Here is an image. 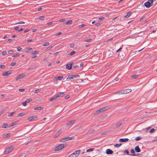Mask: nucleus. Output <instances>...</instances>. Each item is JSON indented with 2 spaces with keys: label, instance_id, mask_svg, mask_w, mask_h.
I'll list each match as a JSON object with an SVG mask.
<instances>
[{
  "label": "nucleus",
  "instance_id": "f257e3e1",
  "mask_svg": "<svg viewBox=\"0 0 157 157\" xmlns=\"http://www.w3.org/2000/svg\"><path fill=\"white\" fill-rule=\"evenodd\" d=\"M66 145L63 144H60L56 147L54 149L55 151H57L62 149L66 146Z\"/></svg>",
  "mask_w": 157,
  "mask_h": 157
},
{
  "label": "nucleus",
  "instance_id": "f03ea898",
  "mask_svg": "<svg viewBox=\"0 0 157 157\" xmlns=\"http://www.w3.org/2000/svg\"><path fill=\"white\" fill-rule=\"evenodd\" d=\"M81 150H79L75 151L74 153L69 155L68 157H77L80 154Z\"/></svg>",
  "mask_w": 157,
  "mask_h": 157
},
{
  "label": "nucleus",
  "instance_id": "7ed1b4c3",
  "mask_svg": "<svg viewBox=\"0 0 157 157\" xmlns=\"http://www.w3.org/2000/svg\"><path fill=\"white\" fill-rule=\"evenodd\" d=\"M154 0H148L147 2L145 3L144 6L147 8H149L152 6L153 4V2Z\"/></svg>",
  "mask_w": 157,
  "mask_h": 157
},
{
  "label": "nucleus",
  "instance_id": "20e7f679",
  "mask_svg": "<svg viewBox=\"0 0 157 157\" xmlns=\"http://www.w3.org/2000/svg\"><path fill=\"white\" fill-rule=\"evenodd\" d=\"M13 149V147L12 146H10L7 148L5 149L4 154H6L10 152Z\"/></svg>",
  "mask_w": 157,
  "mask_h": 157
},
{
  "label": "nucleus",
  "instance_id": "39448f33",
  "mask_svg": "<svg viewBox=\"0 0 157 157\" xmlns=\"http://www.w3.org/2000/svg\"><path fill=\"white\" fill-rule=\"evenodd\" d=\"M132 90L130 89H125L123 91H121V93H119V94H124L131 92Z\"/></svg>",
  "mask_w": 157,
  "mask_h": 157
},
{
  "label": "nucleus",
  "instance_id": "423d86ee",
  "mask_svg": "<svg viewBox=\"0 0 157 157\" xmlns=\"http://www.w3.org/2000/svg\"><path fill=\"white\" fill-rule=\"evenodd\" d=\"M108 109V108L106 107H104L100 109H99L98 110L96 111V113L98 114L100 112H102L104 111H105Z\"/></svg>",
  "mask_w": 157,
  "mask_h": 157
},
{
  "label": "nucleus",
  "instance_id": "0eeeda50",
  "mask_svg": "<svg viewBox=\"0 0 157 157\" xmlns=\"http://www.w3.org/2000/svg\"><path fill=\"white\" fill-rule=\"evenodd\" d=\"M12 73L11 71H4L3 72L2 75L3 76H8L10 75Z\"/></svg>",
  "mask_w": 157,
  "mask_h": 157
},
{
  "label": "nucleus",
  "instance_id": "6e6552de",
  "mask_svg": "<svg viewBox=\"0 0 157 157\" xmlns=\"http://www.w3.org/2000/svg\"><path fill=\"white\" fill-rule=\"evenodd\" d=\"M25 76V75L24 74H20L18 76H17L15 78V79L16 81L18 80L19 79L22 78L24 77Z\"/></svg>",
  "mask_w": 157,
  "mask_h": 157
},
{
  "label": "nucleus",
  "instance_id": "1a4fd4ad",
  "mask_svg": "<svg viewBox=\"0 0 157 157\" xmlns=\"http://www.w3.org/2000/svg\"><path fill=\"white\" fill-rule=\"evenodd\" d=\"M32 100V99L31 98L28 99L24 102L22 103V104L23 106H26V103L31 101Z\"/></svg>",
  "mask_w": 157,
  "mask_h": 157
},
{
  "label": "nucleus",
  "instance_id": "9d476101",
  "mask_svg": "<svg viewBox=\"0 0 157 157\" xmlns=\"http://www.w3.org/2000/svg\"><path fill=\"white\" fill-rule=\"evenodd\" d=\"M75 120H74L69 121H68L67 123V124L66 126H68L71 124H74L75 122Z\"/></svg>",
  "mask_w": 157,
  "mask_h": 157
},
{
  "label": "nucleus",
  "instance_id": "9b49d317",
  "mask_svg": "<svg viewBox=\"0 0 157 157\" xmlns=\"http://www.w3.org/2000/svg\"><path fill=\"white\" fill-rule=\"evenodd\" d=\"M63 138L64 139V140H65V141H68V140H73L74 139V137L73 136H72L71 137H67L64 138Z\"/></svg>",
  "mask_w": 157,
  "mask_h": 157
},
{
  "label": "nucleus",
  "instance_id": "f8f14e48",
  "mask_svg": "<svg viewBox=\"0 0 157 157\" xmlns=\"http://www.w3.org/2000/svg\"><path fill=\"white\" fill-rule=\"evenodd\" d=\"M113 153V151L109 149H107L106 151V153L107 154H111Z\"/></svg>",
  "mask_w": 157,
  "mask_h": 157
},
{
  "label": "nucleus",
  "instance_id": "ddd939ff",
  "mask_svg": "<svg viewBox=\"0 0 157 157\" xmlns=\"http://www.w3.org/2000/svg\"><path fill=\"white\" fill-rule=\"evenodd\" d=\"M64 95V93L63 92H61L59 93L55 97V98L57 97H63Z\"/></svg>",
  "mask_w": 157,
  "mask_h": 157
},
{
  "label": "nucleus",
  "instance_id": "4468645a",
  "mask_svg": "<svg viewBox=\"0 0 157 157\" xmlns=\"http://www.w3.org/2000/svg\"><path fill=\"white\" fill-rule=\"evenodd\" d=\"M37 117L36 116H33L30 117H29L28 118V120L29 121H32L34 119L36 118Z\"/></svg>",
  "mask_w": 157,
  "mask_h": 157
},
{
  "label": "nucleus",
  "instance_id": "2eb2a0df",
  "mask_svg": "<svg viewBox=\"0 0 157 157\" xmlns=\"http://www.w3.org/2000/svg\"><path fill=\"white\" fill-rule=\"evenodd\" d=\"M128 138H125V139H119V142H125L128 141Z\"/></svg>",
  "mask_w": 157,
  "mask_h": 157
},
{
  "label": "nucleus",
  "instance_id": "dca6fc26",
  "mask_svg": "<svg viewBox=\"0 0 157 157\" xmlns=\"http://www.w3.org/2000/svg\"><path fill=\"white\" fill-rule=\"evenodd\" d=\"M61 131L59 130L58 131L54 136V138H56L61 133Z\"/></svg>",
  "mask_w": 157,
  "mask_h": 157
},
{
  "label": "nucleus",
  "instance_id": "f3484780",
  "mask_svg": "<svg viewBox=\"0 0 157 157\" xmlns=\"http://www.w3.org/2000/svg\"><path fill=\"white\" fill-rule=\"evenodd\" d=\"M72 67V64H68L66 66V68L68 70H70Z\"/></svg>",
  "mask_w": 157,
  "mask_h": 157
},
{
  "label": "nucleus",
  "instance_id": "a211bd4d",
  "mask_svg": "<svg viewBox=\"0 0 157 157\" xmlns=\"http://www.w3.org/2000/svg\"><path fill=\"white\" fill-rule=\"evenodd\" d=\"M73 76L72 75H70L67 78V80L68 81L70 80L73 79Z\"/></svg>",
  "mask_w": 157,
  "mask_h": 157
},
{
  "label": "nucleus",
  "instance_id": "6ab92c4d",
  "mask_svg": "<svg viewBox=\"0 0 157 157\" xmlns=\"http://www.w3.org/2000/svg\"><path fill=\"white\" fill-rule=\"evenodd\" d=\"M136 151L137 152H139L140 151V149L139 146H136L135 148Z\"/></svg>",
  "mask_w": 157,
  "mask_h": 157
},
{
  "label": "nucleus",
  "instance_id": "aec40b11",
  "mask_svg": "<svg viewBox=\"0 0 157 157\" xmlns=\"http://www.w3.org/2000/svg\"><path fill=\"white\" fill-rule=\"evenodd\" d=\"M131 12H127V15L125 16V17L126 18H128L131 15Z\"/></svg>",
  "mask_w": 157,
  "mask_h": 157
},
{
  "label": "nucleus",
  "instance_id": "412c9836",
  "mask_svg": "<svg viewBox=\"0 0 157 157\" xmlns=\"http://www.w3.org/2000/svg\"><path fill=\"white\" fill-rule=\"evenodd\" d=\"M55 78L56 80H61L63 78V76H60L57 77H56Z\"/></svg>",
  "mask_w": 157,
  "mask_h": 157
},
{
  "label": "nucleus",
  "instance_id": "4be33fe9",
  "mask_svg": "<svg viewBox=\"0 0 157 157\" xmlns=\"http://www.w3.org/2000/svg\"><path fill=\"white\" fill-rule=\"evenodd\" d=\"M121 124V122H119L116 124V127H119Z\"/></svg>",
  "mask_w": 157,
  "mask_h": 157
},
{
  "label": "nucleus",
  "instance_id": "5701e85b",
  "mask_svg": "<svg viewBox=\"0 0 157 157\" xmlns=\"http://www.w3.org/2000/svg\"><path fill=\"white\" fill-rule=\"evenodd\" d=\"M94 150V149L93 148H91L88 149H87L86 150V152H91L93 151Z\"/></svg>",
  "mask_w": 157,
  "mask_h": 157
},
{
  "label": "nucleus",
  "instance_id": "b1692460",
  "mask_svg": "<svg viewBox=\"0 0 157 157\" xmlns=\"http://www.w3.org/2000/svg\"><path fill=\"white\" fill-rule=\"evenodd\" d=\"M122 145V144L120 143L119 144H116L114 145L115 147H119Z\"/></svg>",
  "mask_w": 157,
  "mask_h": 157
},
{
  "label": "nucleus",
  "instance_id": "393cba45",
  "mask_svg": "<svg viewBox=\"0 0 157 157\" xmlns=\"http://www.w3.org/2000/svg\"><path fill=\"white\" fill-rule=\"evenodd\" d=\"M72 23V20H69L67 22L66 24V25H71Z\"/></svg>",
  "mask_w": 157,
  "mask_h": 157
},
{
  "label": "nucleus",
  "instance_id": "a878e982",
  "mask_svg": "<svg viewBox=\"0 0 157 157\" xmlns=\"http://www.w3.org/2000/svg\"><path fill=\"white\" fill-rule=\"evenodd\" d=\"M43 109V108L41 107H37L35 108L34 109L35 110H40L42 109Z\"/></svg>",
  "mask_w": 157,
  "mask_h": 157
},
{
  "label": "nucleus",
  "instance_id": "bb28decb",
  "mask_svg": "<svg viewBox=\"0 0 157 157\" xmlns=\"http://www.w3.org/2000/svg\"><path fill=\"white\" fill-rule=\"evenodd\" d=\"M18 122V121H15L14 122H13L11 125H10V127L13 126H14V125L16 124Z\"/></svg>",
  "mask_w": 157,
  "mask_h": 157
},
{
  "label": "nucleus",
  "instance_id": "cd10ccee",
  "mask_svg": "<svg viewBox=\"0 0 157 157\" xmlns=\"http://www.w3.org/2000/svg\"><path fill=\"white\" fill-rule=\"evenodd\" d=\"M49 42H45V43H44L43 44V46H47L49 45Z\"/></svg>",
  "mask_w": 157,
  "mask_h": 157
},
{
  "label": "nucleus",
  "instance_id": "c85d7f7f",
  "mask_svg": "<svg viewBox=\"0 0 157 157\" xmlns=\"http://www.w3.org/2000/svg\"><path fill=\"white\" fill-rule=\"evenodd\" d=\"M25 22L24 21H21L15 23V25L17 24H24Z\"/></svg>",
  "mask_w": 157,
  "mask_h": 157
},
{
  "label": "nucleus",
  "instance_id": "c756f323",
  "mask_svg": "<svg viewBox=\"0 0 157 157\" xmlns=\"http://www.w3.org/2000/svg\"><path fill=\"white\" fill-rule=\"evenodd\" d=\"M8 124H4L2 125V127L3 128H5L7 126Z\"/></svg>",
  "mask_w": 157,
  "mask_h": 157
},
{
  "label": "nucleus",
  "instance_id": "7c9ffc66",
  "mask_svg": "<svg viewBox=\"0 0 157 157\" xmlns=\"http://www.w3.org/2000/svg\"><path fill=\"white\" fill-rule=\"evenodd\" d=\"M26 155V154L25 153H24L21 154L19 155V156H22V157H25Z\"/></svg>",
  "mask_w": 157,
  "mask_h": 157
},
{
  "label": "nucleus",
  "instance_id": "2f4dec72",
  "mask_svg": "<svg viewBox=\"0 0 157 157\" xmlns=\"http://www.w3.org/2000/svg\"><path fill=\"white\" fill-rule=\"evenodd\" d=\"M25 113H19L18 114L17 116L18 117H20V116H22L24 115Z\"/></svg>",
  "mask_w": 157,
  "mask_h": 157
},
{
  "label": "nucleus",
  "instance_id": "473e14b6",
  "mask_svg": "<svg viewBox=\"0 0 157 157\" xmlns=\"http://www.w3.org/2000/svg\"><path fill=\"white\" fill-rule=\"evenodd\" d=\"M10 134H9V133L6 134L3 137L4 138L8 137L10 136Z\"/></svg>",
  "mask_w": 157,
  "mask_h": 157
},
{
  "label": "nucleus",
  "instance_id": "72a5a7b5",
  "mask_svg": "<svg viewBox=\"0 0 157 157\" xmlns=\"http://www.w3.org/2000/svg\"><path fill=\"white\" fill-rule=\"evenodd\" d=\"M141 137L140 136L137 137L135 138V140H140L141 139Z\"/></svg>",
  "mask_w": 157,
  "mask_h": 157
},
{
  "label": "nucleus",
  "instance_id": "f704fd0d",
  "mask_svg": "<svg viewBox=\"0 0 157 157\" xmlns=\"http://www.w3.org/2000/svg\"><path fill=\"white\" fill-rule=\"evenodd\" d=\"M20 54L19 53H16V54H14L13 55V56H12L13 57H17L19 56Z\"/></svg>",
  "mask_w": 157,
  "mask_h": 157
},
{
  "label": "nucleus",
  "instance_id": "c9c22d12",
  "mask_svg": "<svg viewBox=\"0 0 157 157\" xmlns=\"http://www.w3.org/2000/svg\"><path fill=\"white\" fill-rule=\"evenodd\" d=\"M92 39H89L86 40H85V42H90L92 41Z\"/></svg>",
  "mask_w": 157,
  "mask_h": 157
},
{
  "label": "nucleus",
  "instance_id": "e433bc0d",
  "mask_svg": "<svg viewBox=\"0 0 157 157\" xmlns=\"http://www.w3.org/2000/svg\"><path fill=\"white\" fill-rule=\"evenodd\" d=\"M44 16H40L39 17V19L40 20H42L44 19Z\"/></svg>",
  "mask_w": 157,
  "mask_h": 157
},
{
  "label": "nucleus",
  "instance_id": "4c0bfd02",
  "mask_svg": "<svg viewBox=\"0 0 157 157\" xmlns=\"http://www.w3.org/2000/svg\"><path fill=\"white\" fill-rule=\"evenodd\" d=\"M16 64V63L15 62H12L10 64V65L12 66H14Z\"/></svg>",
  "mask_w": 157,
  "mask_h": 157
},
{
  "label": "nucleus",
  "instance_id": "58836bf2",
  "mask_svg": "<svg viewBox=\"0 0 157 157\" xmlns=\"http://www.w3.org/2000/svg\"><path fill=\"white\" fill-rule=\"evenodd\" d=\"M104 18V17H101L99 18V21H101L102 20H103Z\"/></svg>",
  "mask_w": 157,
  "mask_h": 157
},
{
  "label": "nucleus",
  "instance_id": "ea45409f",
  "mask_svg": "<svg viewBox=\"0 0 157 157\" xmlns=\"http://www.w3.org/2000/svg\"><path fill=\"white\" fill-rule=\"evenodd\" d=\"M64 140V139L63 138H62V139H60L59 140V141L60 142H65V140Z\"/></svg>",
  "mask_w": 157,
  "mask_h": 157
},
{
  "label": "nucleus",
  "instance_id": "a19ab883",
  "mask_svg": "<svg viewBox=\"0 0 157 157\" xmlns=\"http://www.w3.org/2000/svg\"><path fill=\"white\" fill-rule=\"evenodd\" d=\"M155 129L154 128H152L151 130L150 131V133H152V132H155Z\"/></svg>",
  "mask_w": 157,
  "mask_h": 157
},
{
  "label": "nucleus",
  "instance_id": "79ce46f5",
  "mask_svg": "<svg viewBox=\"0 0 157 157\" xmlns=\"http://www.w3.org/2000/svg\"><path fill=\"white\" fill-rule=\"evenodd\" d=\"M40 89H38L36 90L35 91L34 93H37L40 92Z\"/></svg>",
  "mask_w": 157,
  "mask_h": 157
},
{
  "label": "nucleus",
  "instance_id": "37998d69",
  "mask_svg": "<svg viewBox=\"0 0 157 157\" xmlns=\"http://www.w3.org/2000/svg\"><path fill=\"white\" fill-rule=\"evenodd\" d=\"M138 75H132L131 76V77H133V78H137V77L138 76Z\"/></svg>",
  "mask_w": 157,
  "mask_h": 157
},
{
  "label": "nucleus",
  "instance_id": "c03bdc74",
  "mask_svg": "<svg viewBox=\"0 0 157 157\" xmlns=\"http://www.w3.org/2000/svg\"><path fill=\"white\" fill-rule=\"evenodd\" d=\"M75 53V51H72V52H71L70 53V55H71H71H72L74 54Z\"/></svg>",
  "mask_w": 157,
  "mask_h": 157
},
{
  "label": "nucleus",
  "instance_id": "a18cd8bd",
  "mask_svg": "<svg viewBox=\"0 0 157 157\" xmlns=\"http://www.w3.org/2000/svg\"><path fill=\"white\" fill-rule=\"evenodd\" d=\"M14 113V112H12L10 113L9 114H8V117L11 116Z\"/></svg>",
  "mask_w": 157,
  "mask_h": 157
},
{
  "label": "nucleus",
  "instance_id": "49530a36",
  "mask_svg": "<svg viewBox=\"0 0 157 157\" xmlns=\"http://www.w3.org/2000/svg\"><path fill=\"white\" fill-rule=\"evenodd\" d=\"M38 52H39V51H35L32 53V54H33V55L35 54L38 53Z\"/></svg>",
  "mask_w": 157,
  "mask_h": 157
},
{
  "label": "nucleus",
  "instance_id": "de8ad7c7",
  "mask_svg": "<svg viewBox=\"0 0 157 157\" xmlns=\"http://www.w3.org/2000/svg\"><path fill=\"white\" fill-rule=\"evenodd\" d=\"M65 19H62L59 20V22H61L65 21Z\"/></svg>",
  "mask_w": 157,
  "mask_h": 157
},
{
  "label": "nucleus",
  "instance_id": "09e8293b",
  "mask_svg": "<svg viewBox=\"0 0 157 157\" xmlns=\"http://www.w3.org/2000/svg\"><path fill=\"white\" fill-rule=\"evenodd\" d=\"M73 76V78H77L78 77H79V76L78 75H72Z\"/></svg>",
  "mask_w": 157,
  "mask_h": 157
},
{
  "label": "nucleus",
  "instance_id": "8fccbe9b",
  "mask_svg": "<svg viewBox=\"0 0 157 157\" xmlns=\"http://www.w3.org/2000/svg\"><path fill=\"white\" fill-rule=\"evenodd\" d=\"M131 152L132 153H135L134 150L133 149H132L131 150Z\"/></svg>",
  "mask_w": 157,
  "mask_h": 157
},
{
  "label": "nucleus",
  "instance_id": "3c124183",
  "mask_svg": "<svg viewBox=\"0 0 157 157\" xmlns=\"http://www.w3.org/2000/svg\"><path fill=\"white\" fill-rule=\"evenodd\" d=\"M8 52L9 54H13V53L14 52L13 50H10V51H8Z\"/></svg>",
  "mask_w": 157,
  "mask_h": 157
},
{
  "label": "nucleus",
  "instance_id": "603ef678",
  "mask_svg": "<svg viewBox=\"0 0 157 157\" xmlns=\"http://www.w3.org/2000/svg\"><path fill=\"white\" fill-rule=\"evenodd\" d=\"M2 55L5 56L6 54V51H3L2 53Z\"/></svg>",
  "mask_w": 157,
  "mask_h": 157
},
{
  "label": "nucleus",
  "instance_id": "864d4df0",
  "mask_svg": "<svg viewBox=\"0 0 157 157\" xmlns=\"http://www.w3.org/2000/svg\"><path fill=\"white\" fill-rule=\"evenodd\" d=\"M124 152L125 153H126L128 155H129V151L127 150H125L124 151Z\"/></svg>",
  "mask_w": 157,
  "mask_h": 157
},
{
  "label": "nucleus",
  "instance_id": "5fc2aeb1",
  "mask_svg": "<svg viewBox=\"0 0 157 157\" xmlns=\"http://www.w3.org/2000/svg\"><path fill=\"white\" fill-rule=\"evenodd\" d=\"M85 26V25L84 24H82L81 25H79V27H83Z\"/></svg>",
  "mask_w": 157,
  "mask_h": 157
},
{
  "label": "nucleus",
  "instance_id": "6e6d98bb",
  "mask_svg": "<svg viewBox=\"0 0 157 157\" xmlns=\"http://www.w3.org/2000/svg\"><path fill=\"white\" fill-rule=\"evenodd\" d=\"M19 90L20 92H23L25 90V89H20Z\"/></svg>",
  "mask_w": 157,
  "mask_h": 157
},
{
  "label": "nucleus",
  "instance_id": "4d7b16f0",
  "mask_svg": "<svg viewBox=\"0 0 157 157\" xmlns=\"http://www.w3.org/2000/svg\"><path fill=\"white\" fill-rule=\"evenodd\" d=\"M22 49V48L21 47H19L17 48V50L18 51H20Z\"/></svg>",
  "mask_w": 157,
  "mask_h": 157
},
{
  "label": "nucleus",
  "instance_id": "13d9d810",
  "mask_svg": "<svg viewBox=\"0 0 157 157\" xmlns=\"http://www.w3.org/2000/svg\"><path fill=\"white\" fill-rule=\"evenodd\" d=\"M27 50L26 51V52H28V51H30L31 50H32V48H27Z\"/></svg>",
  "mask_w": 157,
  "mask_h": 157
},
{
  "label": "nucleus",
  "instance_id": "bf43d9fd",
  "mask_svg": "<svg viewBox=\"0 0 157 157\" xmlns=\"http://www.w3.org/2000/svg\"><path fill=\"white\" fill-rule=\"evenodd\" d=\"M56 98H55V97L54 98H52L49 100L50 101H52L54 99H55Z\"/></svg>",
  "mask_w": 157,
  "mask_h": 157
},
{
  "label": "nucleus",
  "instance_id": "052dcab7",
  "mask_svg": "<svg viewBox=\"0 0 157 157\" xmlns=\"http://www.w3.org/2000/svg\"><path fill=\"white\" fill-rule=\"evenodd\" d=\"M74 46V45L73 44H70V47H71V48H72Z\"/></svg>",
  "mask_w": 157,
  "mask_h": 157
},
{
  "label": "nucleus",
  "instance_id": "680f3d73",
  "mask_svg": "<svg viewBox=\"0 0 157 157\" xmlns=\"http://www.w3.org/2000/svg\"><path fill=\"white\" fill-rule=\"evenodd\" d=\"M0 67L1 68H4L5 67V66L4 65H1Z\"/></svg>",
  "mask_w": 157,
  "mask_h": 157
},
{
  "label": "nucleus",
  "instance_id": "e2e57ef3",
  "mask_svg": "<svg viewBox=\"0 0 157 157\" xmlns=\"http://www.w3.org/2000/svg\"><path fill=\"white\" fill-rule=\"evenodd\" d=\"M14 29L16 31L18 30L19 29V27L17 26L15 27Z\"/></svg>",
  "mask_w": 157,
  "mask_h": 157
},
{
  "label": "nucleus",
  "instance_id": "0e129e2a",
  "mask_svg": "<svg viewBox=\"0 0 157 157\" xmlns=\"http://www.w3.org/2000/svg\"><path fill=\"white\" fill-rule=\"evenodd\" d=\"M52 22H49V23H48L47 24L48 25H52Z\"/></svg>",
  "mask_w": 157,
  "mask_h": 157
},
{
  "label": "nucleus",
  "instance_id": "69168bd1",
  "mask_svg": "<svg viewBox=\"0 0 157 157\" xmlns=\"http://www.w3.org/2000/svg\"><path fill=\"white\" fill-rule=\"evenodd\" d=\"M61 33H61V32H59V33H58L57 34H56L55 35H56V36H58V35H60L61 34Z\"/></svg>",
  "mask_w": 157,
  "mask_h": 157
},
{
  "label": "nucleus",
  "instance_id": "338daca9",
  "mask_svg": "<svg viewBox=\"0 0 157 157\" xmlns=\"http://www.w3.org/2000/svg\"><path fill=\"white\" fill-rule=\"evenodd\" d=\"M157 141V139L152 140L151 141V142L153 143V142H154Z\"/></svg>",
  "mask_w": 157,
  "mask_h": 157
},
{
  "label": "nucleus",
  "instance_id": "774afa93",
  "mask_svg": "<svg viewBox=\"0 0 157 157\" xmlns=\"http://www.w3.org/2000/svg\"><path fill=\"white\" fill-rule=\"evenodd\" d=\"M52 48V46H50L47 48V49L49 50Z\"/></svg>",
  "mask_w": 157,
  "mask_h": 157
}]
</instances>
